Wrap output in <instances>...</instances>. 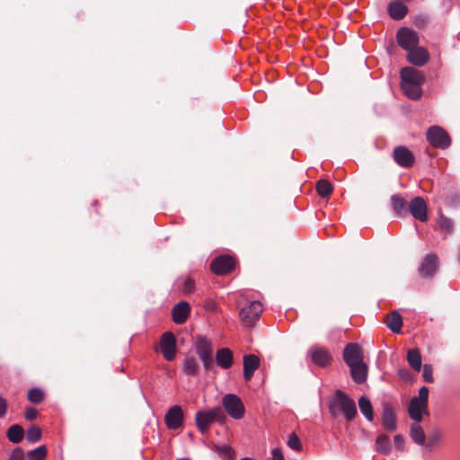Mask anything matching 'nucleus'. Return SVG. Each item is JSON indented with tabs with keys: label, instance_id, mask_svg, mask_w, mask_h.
I'll use <instances>...</instances> for the list:
<instances>
[{
	"label": "nucleus",
	"instance_id": "obj_1",
	"mask_svg": "<svg viewBox=\"0 0 460 460\" xmlns=\"http://www.w3.org/2000/svg\"><path fill=\"white\" fill-rule=\"evenodd\" d=\"M400 86L404 95L412 101L420 100L422 96L421 85L425 82L423 72L412 66H404L400 70Z\"/></svg>",
	"mask_w": 460,
	"mask_h": 460
},
{
	"label": "nucleus",
	"instance_id": "obj_2",
	"mask_svg": "<svg viewBox=\"0 0 460 460\" xmlns=\"http://www.w3.org/2000/svg\"><path fill=\"white\" fill-rule=\"evenodd\" d=\"M328 410L332 419H336L339 413L341 412L347 421L353 420L358 414L355 401L349 397L345 392L339 389L335 391L334 397L328 405Z\"/></svg>",
	"mask_w": 460,
	"mask_h": 460
},
{
	"label": "nucleus",
	"instance_id": "obj_3",
	"mask_svg": "<svg viewBox=\"0 0 460 460\" xmlns=\"http://www.w3.org/2000/svg\"><path fill=\"white\" fill-rule=\"evenodd\" d=\"M226 420L225 411L220 407H215L208 411H199L195 415V423L198 429L206 433L214 422L224 424Z\"/></svg>",
	"mask_w": 460,
	"mask_h": 460
},
{
	"label": "nucleus",
	"instance_id": "obj_4",
	"mask_svg": "<svg viewBox=\"0 0 460 460\" xmlns=\"http://www.w3.org/2000/svg\"><path fill=\"white\" fill-rule=\"evenodd\" d=\"M197 355L203 364L207 373L214 371V358L212 342L204 335H197L194 343Z\"/></svg>",
	"mask_w": 460,
	"mask_h": 460
},
{
	"label": "nucleus",
	"instance_id": "obj_5",
	"mask_svg": "<svg viewBox=\"0 0 460 460\" xmlns=\"http://www.w3.org/2000/svg\"><path fill=\"white\" fill-rule=\"evenodd\" d=\"M238 261L234 256L221 254L211 261L209 270L217 276H226L235 270Z\"/></svg>",
	"mask_w": 460,
	"mask_h": 460
},
{
	"label": "nucleus",
	"instance_id": "obj_6",
	"mask_svg": "<svg viewBox=\"0 0 460 460\" xmlns=\"http://www.w3.org/2000/svg\"><path fill=\"white\" fill-rule=\"evenodd\" d=\"M426 138L435 148L446 149L451 145V137L447 131L440 126H431L426 132Z\"/></svg>",
	"mask_w": 460,
	"mask_h": 460
},
{
	"label": "nucleus",
	"instance_id": "obj_7",
	"mask_svg": "<svg viewBox=\"0 0 460 460\" xmlns=\"http://www.w3.org/2000/svg\"><path fill=\"white\" fill-rule=\"evenodd\" d=\"M262 311L263 305L260 301H252L239 312L242 324L244 327H253L259 320Z\"/></svg>",
	"mask_w": 460,
	"mask_h": 460
},
{
	"label": "nucleus",
	"instance_id": "obj_8",
	"mask_svg": "<svg viewBox=\"0 0 460 460\" xmlns=\"http://www.w3.org/2000/svg\"><path fill=\"white\" fill-rule=\"evenodd\" d=\"M222 404L226 413L234 420H241L245 413L242 400L234 394H227L222 398Z\"/></svg>",
	"mask_w": 460,
	"mask_h": 460
},
{
	"label": "nucleus",
	"instance_id": "obj_9",
	"mask_svg": "<svg viewBox=\"0 0 460 460\" xmlns=\"http://www.w3.org/2000/svg\"><path fill=\"white\" fill-rule=\"evenodd\" d=\"M396 41L400 48L403 50L417 47L420 43V37L416 31L409 27H401L396 32Z\"/></svg>",
	"mask_w": 460,
	"mask_h": 460
},
{
	"label": "nucleus",
	"instance_id": "obj_10",
	"mask_svg": "<svg viewBox=\"0 0 460 460\" xmlns=\"http://www.w3.org/2000/svg\"><path fill=\"white\" fill-rule=\"evenodd\" d=\"M381 413V424L387 432H394L397 429V415L392 402L383 401Z\"/></svg>",
	"mask_w": 460,
	"mask_h": 460
},
{
	"label": "nucleus",
	"instance_id": "obj_11",
	"mask_svg": "<svg viewBox=\"0 0 460 460\" xmlns=\"http://www.w3.org/2000/svg\"><path fill=\"white\" fill-rule=\"evenodd\" d=\"M308 354L311 361L321 368L330 367L333 361L331 351L325 347L314 346L309 349Z\"/></svg>",
	"mask_w": 460,
	"mask_h": 460
},
{
	"label": "nucleus",
	"instance_id": "obj_12",
	"mask_svg": "<svg viewBox=\"0 0 460 460\" xmlns=\"http://www.w3.org/2000/svg\"><path fill=\"white\" fill-rule=\"evenodd\" d=\"M160 349L167 361H172L177 354L176 338L172 332H165L160 339Z\"/></svg>",
	"mask_w": 460,
	"mask_h": 460
},
{
	"label": "nucleus",
	"instance_id": "obj_13",
	"mask_svg": "<svg viewBox=\"0 0 460 460\" xmlns=\"http://www.w3.org/2000/svg\"><path fill=\"white\" fill-rule=\"evenodd\" d=\"M439 261L435 253L425 255L418 268V272L422 279H431L438 270Z\"/></svg>",
	"mask_w": 460,
	"mask_h": 460
},
{
	"label": "nucleus",
	"instance_id": "obj_14",
	"mask_svg": "<svg viewBox=\"0 0 460 460\" xmlns=\"http://www.w3.org/2000/svg\"><path fill=\"white\" fill-rule=\"evenodd\" d=\"M409 213L414 219L420 222H427L428 217V205L425 199L417 196L409 202Z\"/></svg>",
	"mask_w": 460,
	"mask_h": 460
},
{
	"label": "nucleus",
	"instance_id": "obj_15",
	"mask_svg": "<svg viewBox=\"0 0 460 460\" xmlns=\"http://www.w3.org/2000/svg\"><path fill=\"white\" fill-rule=\"evenodd\" d=\"M342 358L348 367L359 363L364 360L363 349L358 343L349 342L343 349Z\"/></svg>",
	"mask_w": 460,
	"mask_h": 460
},
{
	"label": "nucleus",
	"instance_id": "obj_16",
	"mask_svg": "<svg viewBox=\"0 0 460 460\" xmlns=\"http://www.w3.org/2000/svg\"><path fill=\"white\" fill-rule=\"evenodd\" d=\"M394 162L402 168H411L415 164L413 153L404 146H398L393 151Z\"/></svg>",
	"mask_w": 460,
	"mask_h": 460
},
{
	"label": "nucleus",
	"instance_id": "obj_17",
	"mask_svg": "<svg viewBox=\"0 0 460 460\" xmlns=\"http://www.w3.org/2000/svg\"><path fill=\"white\" fill-rule=\"evenodd\" d=\"M184 413L181 406L173 405L167 411L164 422L169 429L176 430L182 427Z\"/></svg>",
	"mask_w": 460,
	"mask_h": 460
},
{
	"label": "nucleus",
	"instance_id": "obj_18",
	"mask_svg": "<svg viewBox=\"0 0 460 460\" xmlns=\"http://www.w3.org/2000/svg\"><path fill=\"white\" fill-rule=\"evenodd\" d=\"M407 52L408 62L416 66H422L426 65L430 58L428 49L424 47H420L419 45Z\"/></svg>",
	"mask_w": 460,
	"mask_h": 460
},
{
	"label": "nucleus",
	"instance_id": "obj_19",
	"mask_svg": "<svg viewBox=\"0 0 460 460\" xmlns=\"http://www.w3.org/2000/svg\"><path fill=\"white\" fill-rule=\"evenodd\" d=\"M191 307L189 302L181 301L172 309V319L176 324H183L190 315Z\"/></svg>",
	"mask_w": 460,
	"mask_h": 460
},
{
	"label": "nucleus",
	"instance_id": "obj_20",
	"mask_svg": "<svg viewBox=\"0 0 460 460\" xmlns=\"http://www.w3.org/2000/svg\"><path fill=\"white\" fill-rule=\"evenodd\" d=\"M428 407L429 403L412 397L408 407L410 418L416 422H420L423 419V414H429Z\"/></svg>",
	"mask_w": 460,
	"mask_h": 460
},
{
	"label": "nucleus",
	"instance_id": "obj_21",
	"mask_svg": "<svg viewBox=\"0 0 460 460\" xmlns=\"http://www.w3.org/2000/svg\"><path fill=\"white\" fill-rule=\"evenodd\" d=\"M243 378L246 382L251 381L254 372L261 366V358L254 354H245L243 358Z\"/></svg>",
	"mask_w": 460,
	"mask_h": 460
},
{
	"label": "nucleus",
	"instance_id": "obj_22",
	"mask_svg": "<svg viewBox=\"0 0 460 460\" xmlns=\"http://www.w3.org/2000/svg\"><path fill=\"white\" fill-rule=\"evenodd\" d=\"M391 208L396 217H405L409 214V202L402 194H394L390 198Z\"/></svg>",
	"mask_w": 460,
	"mask_h": 460
},
{
	"label": "nucleus",
	"instance_id": "obj_23",
	"mask_svg": "<svg viewBox=\"0 0 460 460\" xmlns=\"http://www.w3.org/2000/svg\"><path fill=\"white\" fill-rule=\"evenodd\" d=\"M223 369H229L234 364V354L229 348H221L217 350L214 363Z\"/></svg>",
	"mask_w": 460,
	"mask_h": 460
},
{
	"label": "nucleus",
	"instance_id": "obj_24",
	"mask_svg": "<svg viewBox=\"0 0 460 460\" xmlns=\"http://www.w3.org/2000/svg\"><path fill=\"white\" fill-rule=\"evenodd\" d=\"M350 368V376L352 380L361 385L367 381L368 367L367 365L363 361L349 366Z\"/></svg>",
	"mask_w": 460,
	"mask_h": 460
},
{
	"label": "nucleus",
	"instance_id": "obj_25",
	"mask_svg": "<svg viewBox=\"0 0 460 460\" xmlns=\"http://www.w3.org/2000/svg\"><path fill=\"white\" fill-rule=\"evenodd\" d=\"M387 12L392 19L399 21L406 16L408 13V7L406 4L400 1H393L388 4Z\"/></svg>",
	"mask_w": 460,
	"mask_h": 460
},
{
	"label": "nucleus",
	"instance_id": "obj_26",
	"mask_svg": "<svg viewBox=\"0 0 460 460\" xmlns=\"http://www.w3.org/2000/svg\"><path fill=\"white\" fill-rule=\"evenodd\" d=\"M375 450L382 456H388L392 451V444L390 438L385 433L377 435L375 440Z\"/></svg>",
	"mask_w": 460,
	"mask_h": 460
},
{
	"label": "nucleus",
	"instance_id": "obj_27",
	"mask_svg": "<svg viewBox=\"0 0 460 460\" xmlns=\"http://www.w3.org/2000/svg\"><path fill=\"white\" fill-rule=\"evenodd\" d=\"M385 323L393 332L400 333L402 332V317L397 311H393L387 314Z\"/></svg>",
	"mask_w": 460,
	"mask_h": 460
},
{
	"label": "nucleus",
	"instance_id": "obj_28",
	"mask_svg": "<svg viewBox=\"0 0 460 460\" xmlns=\"http://www.w3.org/2000/svg\"><path fill=\"white\" fill-rule=\"evenodd\" d=\"M181 370L188 376H197L199 373V365L193 357H186L182 361Z\"/></svg>",
	"mask_w": 460,
	"mask_h": 460
},
{
	"label": "nucleus",
	"instance_id": "obj_29",
	"mask_svg": "<svg viewBox=\"0 0 460 460\" xmlns=\"http://www.w3.org/2000/svg\"><path fill=\"white\" fill-rule=\"evenodd\" d=\"M407 361L410 367L417 372L421 369V354L419 349H411L407 351Z\"/></svg>",
	"mask_w": 460,
	"mask_h": 460
},
{
	"label": "nucleus",
	"instance_id": "obj_30",
	"mask_svg": "<svg viewBox=\"0 0 460 460\" xmlns=\"http://www.w3.org/2000/svg\"><path fill=\"white\" fill-rule=\"evenodd\" d=\"M358 407L361 413L365 416V418L368 421H373L374 420V409L371 401L366 396L362 395L358 399Z\"/></svg>",
	"mask_w": 460,
	"mask_h": 460
},
{
	"label": "nucleus",
	"instance_id": "obj_31",
	"mask_svg": "<svg viewBox=\"0 0 460 460\" xmlns=\"http://www.w3.org/2000/svg\"><path fill=\"white\" fill-rule=\"evenodd\" d=\"M6 437L12 443L18 444L24 438V429L19 424H13L8 428Z\"/></svg>",
	"mask_w": 460,
	"mask_h": 460
},
{
	"label": "nucleus",
	"instance_id": "obj_32",
	"mask_svg": "<svg viewBox=\"0 0 460 460\" xmlns=\"http://www.w3.org/2000/svg\"><path fill=\"white\" fill-rule=\"evenodd\" d=\"M411 438L420 446H424L426 441V435L422 427L417 423H412L410 427Z\"/></svg>",
	"mask_w": 460,
	"mask_h": 460
},
{
	"label": "nucleus",
	"instance_id": "obj_33",
	"mask_svg": "<svg viewBox=\"0 0 460 460\" xmlns=\"http://www.w3.org/2000/svg\"><path fill=\"white\" fill-rule=\"evenodd\" d=\"M315 189L317 194L323 199L330 198L333 191L332 184L324 179H321L316 182Z\"/></svg>",
	"mask_w": 460,
	"mask_h": 460
},
{
	"label": "nucleus",
	"instance_id": "obj_34",
	"mask_svg": "<svg viewBox=\"0 0 460 460\" xmlns=\"http://www.w3.org/2000/svg\"><path fill=\"white\" fill-rule=\"evenodd\" d=\"M212 450L218 454L222 458L227 459V460H234V452L233 449L226 445H217L213 444L211 447Z\"/></svg>",
	"mask_w": 460,
	"mask_h": 460
},
{
	"label": "nucleus",
	"instance_id": "obj_35",
	"mask_svg": "<svg viewBox=\"0 0 460 460\" xmlns=\"http://www.w3.org/2000/svg\"><path fill=\"white\" fill-rule=\"evenodd\" d=\"M437 224L438 227L447 234H451L454 230L453 221L442 213H439L438 217L437 219Z\"/></svg>",
	"mask_w": 460,
	"mask_h": 460
},
{
	"label": "nucleus",
	"instance_id": "obj_36",
	"mask_svg": "<svg viewBox=\"0 0 460 460\" xmlns=\"http://www.w3.org/2000/svg\"><path fill=\"white\" fill-rule=\"evenodd\" d=\"M47 456L48 448L44 445L27 452V457L29 460H45Z\"/></svg>",
	"mask_w": 460,
	"mask_h": 460
},
{
	"label": "nucleus",
	"instance_id": "obj_37",
	"mask_svg": "<svg viewBox=\"0 0 460 460\" xmlns=\"http://www.w3.org/2000/svg\"><path fill=\"white\" fill-rule=\"evenodd\" d=\"M42 438V431L39 426L33 425L27 429L26 439L30 443H36Z\"/></svg>",
	"mask_w": 460,
	"mask_h": 460
},
{
	"label": "nucleus",
	"instance_id": "obj_38",
	"mask_svg": "<svg viewBox=\"0 0 460 460\" xmlns=\"http://www.w3.org/2000/svg\"><path fill=\"white\" fill-rule=\"evenodd\" d=\"M28 400L32 403H40L45 398L44 392L39 387H33L28 391Z\"/></svg>",
	"mask_w": 460,
	"mask_h": 460
},
{
	"label": "nucleus",
	"instance_id": "obj_39",
	"mask_svg": "<svg viewBox=\"0 0 460 460\" xmlns=\"http://www.w3.org/2000/svg\"><path fill=\"white\" fill-rule=\"evenodd\" d=\"M287 444L290 448L296 452H300L303 448L300 438L295 432L289 435Z\"/></svg>",
	"mask_w": 460,
	"mask_h": 460
},
{
	"label": "nucleus",
	"instance_id": "obj_40",
	"mask_svg": "<svg viewBox=\"0 0 460 460\" xmlns=\"http://www.w3.org/2000/svg\"><path fill=\"white\" fill-rule=\"evenodd\" d=\"M422 377L425 382L427 383H433L434 377H433V367L430 364H425L423 366V373Z\"/></svg>",
	"mask_w": 460,
	"mask_h": 460
},
{
	"label": "nucleus",
	"instance_id": "obj_41",
	"mask_svg": "<svg viewBox=\"0 0 460 460\" xmlns=\"http://www.w3.org/2000/svg\"><path fill=\"white\" fill-rule=\"evenodd\" d=\"M394 447L399 452L405 451V439L402 434H397L394 437Z\"/></svg>",
	"mask_w": 460,
	"mask_h": 460
},
{
	"label": "nucleus",
	"instance_id": "obj_42",
	"mask_svg": "<svg viewBox=\"0 0 460 460\" xmlns=\"http://www.w3.org/2000/svg\"><path fill=\"white\" fill-rule=\"evenodd\" d=\"M7 460H24L23 449L20 447L13 448Z\"/></svg>",
	"mask_w": 460,
	"mask_h": 460
},
{
	"label": "nucleus",
	"instance_id": "obj_43",
	"mask_svg": "<svg viewBox=\"0 0 460 460\" xmlns=\"http://www.w3.org/2000/svg\"><path fill=\"white\" fill-rule=\"evenodd\" d=\"M195 289V281L191 278H187L183 283V292L186 294L192 293Z\"/></svg>",
	"mask_w": 460,
	"mask_h": 460
},
{
	"label": "nucleus",
	"instance_id": "obj_44",
	"mask_svg": "<svg viewBox=\"0 0 460 460\" xmlns=\"http://www.w3.org/2000/svg\"><path fill=\"white\" fill-rule=\"evenodd\" d=\"M429 390L427 386H422L419 390L418 396H414L413 398H417L418 400L429 403Z\"/></svg>",
	"mask_w": 460,
	"mask_h": 460
},
{
	"label": "nucleus",
	"instance_id": "obj_45",
	"mask_svg": "<svg viewBox=\"0 0 460 460\" xmlns=\"http://www.w3.org/2000/svg\"><path fill=\"white\" fill-rule=\"evenodd\" d=\"M39 414V411L36 408L34 407H27L25 409V411H24V418L27 420H34L37 416Z\"/></svg>",
	"mask_w": 460,
	"mask_h": 460
},
{
	"label": "nucleus",
	"instance_id": "obj_46",
	"mask_svg": "<svg viewBox=\"0 0 460 460\" xmlns=\"http://www.w3.org/2000/svg\"><path fill=\"white\" fill-rule=\"evenodd\" d=\"M398 376H400V378L402 380L406 381V382H411V380L413 378L411 371L405 367L400 368L398 370Z\"/></svg>",
	"mask_w": 460,
	"mask_h": 460
},
{
	"label": "nucleus",
	"instance_id": "obj_47",
	"mask_svg": "<svg viewBox=\"0 0 460 460\" xmlns=\"http://www.w3.org/2000/svg\"><path fill=\"white\" fill-rule=\"evenodd\" d=\"M440 433L438 431L433 432L428 440V443L426 444V447L429 448H431L435 444L438 443V441L440 439Z\"/></svg>",
	"mask_w": 460,
	"mask_h": 460
},
{
	"label": "nucleus",
	"instance_id": "obj_48",
	"mask_svg": "<svg viewBox=\"0 0 460 460\" xmlns=\"http://www.w3.org/2000/svg\"><path fill=\"white\" fill-rule=\"evenodd\" d=\"M8 409V403L6 399L0 395V419L5 416Z\"/></svg>",
	"mask_w": 460,
	"mask_h": 460
},
{
	"label": "nucleus",
	"instance_id": "obj_49",
	"mask_svg": "<svg viewBox=\"0 0 460 460\" xmlns=\"http://www.w3.org/2000/svg\"><path fill=\"white\" fill-rule=\"evenodd\" d=\"M271 456V460H284V456L280 447L273 448Z\"/></svg>",
	"mask_w": 460,
	"mask_h": 460
},
{
	"label": "nucleus",
	"instance_id": "obj_50",
	"mask_svg": "<svg viewBox=\"0 0 460 460\" xmlns=\"http://www.w3.org/2000/svg\"><path fill=\"white\" fill-rule=\"evenodd\" d=\"M240 460H254V459L250 458V457H243V458H241Z\"/></svg>",
	"mask_w": 460,
	"mask_h": 460
},
{
	"label": "nucleus",
	"instance_id": "obj_51",
	"mask_svg": "<svg viewBox=\"0 0 460 460\" xmlns=\"http://www.w3.org/2000/svg\"><path fill=\"white\" fill-rule=\"evenodd\" d=\"M458 261L460 263V247H459V252H458Z\"/></svg>",
	"mask_w": 460,
	"mask_h": 460
},
{
	"label": "nucleus",
	"instance_id": "obj_52",
	"mask_svg": "<svg viewBox=\"0 0 460 460\" xmlns=\"http://www.w3.org/2000/svg\"><path fill=\"white\" fill-rule=\"evenodd\" d=\"M93 205H94V206L98 205V200H94V201H93Z\"/></svg>",
	"mask_w": 460,
	"mask_h": 460
},
{
	"label": "nucleus",
	"instance_id": "obj_53",
	"mask_svg": "<svg viewBox=\"0 0 460 460\" xmlns=\"http://www.w3.org/2000/svg\"><path fill=\"white\" fill-rule=\"evenodd\" d=\"M179 460H190V459H189V458H181Z\"/></svg>",
	"mask_w": 460,
	"mask_h": 460
}]
</instances>
